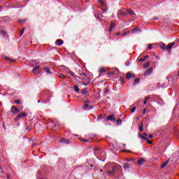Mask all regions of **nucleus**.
Masks as SVG:
<instances>
[{"mask_svg": "<svg viewBox=\"0 0 179 179\" xmlns=\"http://www.w3.org/2000/svg\"><path fill=\"white\" fill-rule=\"evenodd\" d=\"M87 93H88L87 88H85L84 90H83L81 94H87Z\"/></svg>", "mask_w": 179, "mask_h": 179, "instance_id": "nucleus-26", "label": "nucleus"}, {"mask_svg": "<svg viewBox=\"0 0 179 179\" xmlns=\"http://www.w3.org/2000/svg\"><path fill=\"white\" fill-rule=\"evenodd\" d=\"M132 33H136V32H141L142 31V30L141 29H138V28H134L131 30Z\"/></svg>", "mask_w": 179, "mask_h": 179, "instance_id": "nucleus-20", "label": "nucleus"}, {"mask_svg": "<svg viewBox=\"0 0 179 179\" xmlns=\"http://www.w3.org/2000/svg\"><path fill=\"white\" fill-rule=\"evenodd\" d=\"M115 26V24L114 23V22L112 21L110 22V28L109 29V31H113V29H114Z\"/></svg>", "mask_w": 179, "mask_h": 179, "instance_id": "nucleus-19", "label": "nucleus"}, {"mask_svg": "<svg viewBox=\"0 0 179 179\" xmlns=\"http://www.w3.org/2000/svg\"><path fill=\"white\" fill-rule=\"evenodd\" d=\"M152 72H153V68H150L147 69L144 73V76H149V75H150Z\"/></svg>", "mask_w": 179, "mask_h": 179, "instance_id": "nucleus-9", "label": "nucleus"}, {"mask_svg": "<svg viewBox=\"0 0 179 179\" xmlns=\"http://www.w3.org/2000/svg\"><path fill=\"white\" fill-rule=\"evenodd\" d=\"M4 59H6V61H9V57H4Z\"/></svg>", "mask_w": 179, "mask_h": 179, "instance_id": "nucleus-49", "label": "nucleus"}, {"mask_svg": "<svg viewBox=\"0 0 179 179\" xmlns=\"http://www.w3.org/2000/svg\"><path fill=\"white\" fill-rule=\"evenodd\" d=\"M80 76H85V78H86V73H80Z\"/></svg>", "mask_w": 179, "mask_h": 179, "instance_id": "nucleus-41", "label": "nucleus"}, {"mask_svg": "<svg viewBox=\"0 0 179 179\" xmlns=\"http://www.w3.org/2000/svg\"><path fill=\"white\" fill-rule=\"evenodd\" d=\"M147 103H148V101H144V104H147Z\"/></svg>", "mask_w": 179, "mask_h": 179, "instance_id": "nucleus-58", "label": "nucleus"}, {"mask_svg": "<svg viewBox=\"0 0 179 179\" xmlns=\"http://www.w3.org/2000/svg\"><path fill=\"white\" fill-rule=\"evenodd\" d=\"M105 121H112L113 122H115V117H114V115H110L105 119Z\"/></svg>", "mask_w": 179, "mask_h": 179, "instance_id": "nucleus-7", "label": "nucleus"}, {"mask_svg": "<svg viewBox=\"0 0 179 179\" xmlns=\"http://www.w3.org/2000/svg\"><path fill=\"white\" fill-rule=\"evenodd\" d=\"M138 136L139 138H141V139H143L144 141H148V138L146 136H143L141 133L138 134Z\"/></svg>", "mask_w": 179, "mask_h": 179, "instance_id": "nucleus-21", "label": "nucleus"}, {"mask_svg": "<svg viewBox=\"0 0 179 179\" xmlns=\"http://www.w3.org/2000/svg\"><path fill=\"white\" fill-rule=\"evenodd\" d=\"M43 71H45L47 75H51V71H50V69L48 67H45L43 69Z\"/></svg>", "mask_w": 179, "mask_h": 179, "instance_id": "nucleus-16", "label": "nucleus"}, {"mask_svg": "<svg viewBox=\"0 0 179 179\" xmlns=\"http://www.w3.org/2000/svg\"><path fill=\"white\" fill-rule=\"evenodd\" d=\"M146 113V108H144L143 114H145Z\"/></svg>", "mask_w": 179, "mask_h": 179, "instance_id": "nucleus-54", "label": "nucleus"}, {"mask_svg": "<svg viewBox=\"0 0 179 179\" xmlns=\"http://www.w3.org/2000/svg\"><path fill=\"white\" fill-rule=\"evenodd\" d=\"M139 131L142 132L143 131V123H141V124L138 127Z\"/></svg>", "mask_w": 179, "mask_h": 179, "instance_id": "nucleus-27", "label": "nucleus"}, {"mask_svg": "<svg viewBox=\"0 0 179 179\" xmlns=\"http://www.w3.org/2000/svg\"><path fill=\"white\" fill-rule=\"evenodd\" d=\"M63 68H64V69H65V70L68 69L66 67H65V66H63Z\"/></svg>", "mask_w": 179, "mask_h": 179, "instance_id": "nucleus-59", "label": "nucleus"}, {"mask_svg": "<svg viewBox=\"0 0 179 179\" xmlns=\"http://www.w3.org/2000/svg\"><path fill=\"white\" fill-rule=\"evenodd\" d=\"M147 143H149V145H152V143H153V142L150 140H148Z\"/></svg>", "mask_w": 179, "mask_h": 179, "instance_id": "nucleus-42", "label": "nucleus"}, {"mask_svg": "<svg viewBox=\"0 0 179 179\" xmlns=\"http://www.w3.org/2000/svg\"><path fill=\"white\" fill-rule=\"evenodd\" d=\"M149 138H150V139H152V138H153V135H152V134H150V135H149Z\"/></svg>", "mask_w": 179, "mask_h": 179, "instance_id": "nucleus-51", "label": "nucleus"}, {"mask_svg": "<svg viewBox=\"0 0 179 179\" xmlns=\"http://www.w3.org/2000/svg\"><path fill=\"white\" fill-rule=\"evenodd\" d=\"M145 61H146V60L145 59V57H144V58H141V59L138 60V62H145Z\"/></svg>", "mask_w": 179, "mask_h": 179, "instance_id": "nucleus-37", "label": "nucleus"}, {"mask_svg": "<svg viewBox=\"0 0 179 179\" xmlns=\"http://www.w3.org/2000/svg\"><path fill=\"white\" fill-rule=\"evenodd\" d=\"M120 33H117V34H116V36H120Z\"/></svg>", "mask_w": 179, "mask_h": 179, "instance_id": "nucleus-62", "label": "nucleus"}, {"mask_svg": "<svg viewBox=\"0 0 179 179\" xmlns=\"http://www.w3.org/2000/svg\"><path fill=\"white\" fill-rule=\"evenodd\" d=\"M160 48H161V50H166V45L164 43H162L160 45Z\"/></svg>", "mask_w": 179, "mask_h": 179, "instance_id": "nucleus-31", "label": "nucleus"}, {"mask_svg": "<svg viewBox=\"0 0 179 179\" xmlns=\"http://www.w3.org/2000/svg\"><path fill=\"white\" fill-rule=\"evenodd\" d=\"M148 58H149L148 55H146V56L144 57V59H145V60L148 59Z\"/></svg>", "mask_w": 179, "mask_h": 179, "instance_id": "nucleus-50", "label": "nucleus"}, {"mask_svg": "<svg viewBox=\"0 0 179 179\" xmlns=\"http://www.w3.org/2000/svg\"><path fill=\"white\" fill-rule=\"evenodd\" d=\"M169 162H170V159H169L168 160L165 161L164 163H163L161 165V169H164V167H166V166H167Z\"/></svg>", "mask_w": 179, "mask_h": 179, "instance_id": "nucleus-15", "label": "nucleus"}, {"mask_svg": "<svg viewBox=\"0 0 179 179\" xmlns=\"http://www.w3.org/2000/svg\"><path fill=\"white\" fill-rule=\"evenodd\" d=\"M27 131H29L30 129V128L29 127H27Z\"/></svg>", "mask_w": 179, "mask_h": 179, "instance_id": "nucleus-61", "label": "nucleus"}, {"mask_svg": "<svg viewBox=\"0 0 179 179\" xmlns=\"http://www.w3.org/2000/svg\"><path fill=\"white\" fill-rule=\"evenodd\" d=\"M101 118H103V115L100 114V115L98 116V120H101Z\"/></svg>", "mask_w": 179, "mask_h": 179, "instance_id": "nucleus-44", "label": "nucleus"}, {"mask_svg": "<svg viewBox=\"0 0 179 179\" xmlns=\"http://www.w3.org/2000/svg\"><path fill=\"white\" fill-rule=\"evenodd\" d=\"M130 167H131V165L129 164V163H125L124 164H123V168L125 170L129 169Z\"/></svg>", "mask_w": 179, "mask_h": 179, "instance_id": "nucleus-17", "label": "nucleus"}, {"mask_svg": "<svg viewBox=\"0 0 179 179\" xmlns=\"http://www.w3.org/2000/svg\"><path fill=\"white\" fill-rule=\"evenodd\" d=\"M126 13H129V15H134V10H131V9H128L126 12Z\"/></svg>", "mask_w": 179, "mask_h": 179, "instance_id": "nucleus-28", "label": "nucleus"}, {"mask_svg": "<svg viewBox=\"0 0 179 179\" xmlns=\"http://www.w3.org/2000/svg\"><path fill=\"white\" fill-rule=\"evenodd\" d=\"M23 117H27V114L26 113H19L17 117L15 118V121H19L20 118H23Z\"/></svg>", "mask_w": 179, "mask_h": 179, "instance_id": "nucleus-4", "label": "nucleus"}, {"mask_svg": "<svg viewBox=\"0 0 179 179\" xmlns=\"http://www.w3.org/2000/svg\"><path fill=\"white\" fill-rule=\"evenodd\" d=\"M83 103H85V104H88L89 103H90V101L86 100V101H84Z\"/></svg>", "mask_w": 179, "mask_h": 179, "instance_id": "nucleus-43", "label": "nucleus"}, {"mask_svg": "<svg viewBox=\"0 0 179 179\" xmlns=\"http://www.w3.org/2000/svg\"><path fill=\"white\" fill-rule=\"evenodd\" d=\"M139 82H141V79L139 78H136L134 80V83H133V85L135 86V85H137V83H139Z\"/></svg>", "mask_w": 179, "mask_h": 179, "instance_id": "nucleus-25", "label": "nucleus"}, {"mask_svg": "<svg viewBox=\"0 0 179 179\" xmlns=\"http://www.w3.org/2000/svg\"><path fill=\"white\" fill-rule=\"evenodd\" d=\"M159 20V17H157L153 18V20Z\"/></svg>", "mask_w": 179, "mask_h": 179, "instance_id": "nucleus-53", "label": "nucleus"}, {"mask_svg": "<svg viewBox=\"0 0 179 179\" xmlns=\"http://www.w3.org/2000/svg\"><path fill=\"white\" fill-rule=\"evenodd\" d=\"M27 20H20L18 22H20V23H23V22H26Z\"/></svg>", "mask_w": 179, "mask_h": 179, "instance_id": "nucleus-47", "label": "nucleus"}, {"mask_svg": "<svg viewBox=\"0 0 179 179\" xmlns=\"http://www.w3.org/2000/svg\"><path fill=\"white\" fill-rule=\"evenodd\" d=\"M80 141H82V142H89V141L88 140H85V139H83V138H80Z\"/></svg>", "mask_w": 179, "mask_h": 179, "instance_id": "nucleus-40", "label": "nucleus"}, {"mask_svg": "<svg viewBox=\"0 0 179 179\" xmlns=\"http://www.w3.org/2000/svg\"><path fill=\"white\" fill-rule=\"evenodd\" d=\"M145 163V159L141 158L137 161V164H139V166H142Z\"/></svg>", "mask_w": 179, "mask_h": 179, "instance_id": "nucleus-14", "label": "nucleus"}, {"mask_svg": "<svg viewBox=\"0 0 179 179\" xmlns=\"http://www.w3.org/2000/svg\"><path fill=\"white\" fill-rule=\"evenodd\" d=\"M74 90L75 92H78L80 90V89H79V87H78V85H74Z\"/></svg>", "mask_w": 179, "mask_h": 179, "instance_id": "nucleus-29", "label": "nucleus"}, {"mask_svg": "<svg viewBox=\"0 0 179 179\" xmlns=\"http://www.w3.org/2000/svg\"><path fill=\"white\" fill-rule=\"evenodd\" d=\"M131 78H135V74H134L131 72L127 73L126 79H127V80H129V79H131Z\"/></svg>", "mask_w": 179, "mask_h": 179, "instance_id": "nucleus-8", "label": "nucleus"}, {"mask_svg": "<svg viewBox=\"0 0 179 179\" xmlns=\"http://www.w3.org/2000/svg\"><path fill=\"white\" fill-rule=\"evenodd\" d=\"M149 66H150V62H146L143 66V69H146V68H149Z\"/></svg>", "mask_w": 179, "mask_h": 179, "instance_id": "nucleus-22", "label": "nucleus"}, {"mask_svg": "<svg viewBox=\"0 0 179 179\" xmlns=\"http://www.w3.org/2000/svg\"><path fill=\"white\" fill-rule=\"evenodd\" d=\"M24 33V29H23L20 32V36H23V34Z\"/></svg>", "mask_w": 179, "mask_h": 179, "instance_id": "nucleus-46", "label": "nucleus"}, {"mask_svg": "<svg viewBox=\"0 0 179 179\" xmlns=\"http://www.w3.org/2000/svg\"><path fill=\"white\" fill-rule=\"evenodd\" d=\"M117 15H120V16H126L127 15V13L122 12V10H120L117 13Z\"/></svg>", "mask_w": 179, "mask_h": 179, "instance_id": "nucleus-23", "label": "nucleus"}, {"mask_svg": "<svg viewBox=\"0 0 179 179\" xmlns=\"http://www.w3.org/2000/svg\"><path fill=\"white\" fill-rule=\"evenodd\" d=\"M149 99H150V97H146V98L145 99V101H148V100H149Z\"/></svg>", "mask_w": 179, "mask_h": 179, "instance_id": "nucleus-55", "label": "nucleus"}, {"mask_svg": "<svg viewBox=\"0 0 179 179\" xmlns=\"http://www.w3.org/2000/svg\"><path fill=\"white\" fill-rule=\"evenodd\" d=\"M127 162H131V159H127Z\"/></svg>", "mask_w": 179, "mask_h": 179, "instance_id": "nucleus-63", "label": "nucleus"}, {"mask_svg": "<svg viewBox=\"0 0 179 179\" xmlns=\"http://www.w3.org/2000/svg\"><path fill=\"white\" fill-rule=\"evenodd\" d=\"M11 111L13 114H17V113H20V110H19V108L15 107V106H12Z\"/></svg>", "mask_w": 179, "mask_h": 179, "instance_id": "nucleus-10", "label": "nucleus"}, {"mask_svg": "<svg viewBox=\"0 0 179 179\" xmlns=\"http://www.w3.org/2000/svg\"><path fill=\"white\" fill-rule=\"evenodd\" d=\"M0 34H1V36H6V31L1 30L0 31Z\"/></svg>", "mask_w": 179, "mask_h": 179, "instance_id": "nucleus-33", "label": "nucleus"}, {"mask_svg": "<svg viewBox=\"0 0 179 179\" xmlns=\"http://www.w3.org/2000/svg\"><path fill=\"white\" fill-rule=\"evenodd\" d=\"M116 124H117V125H121V124H122V120H121V119H118L116 121Z\"/></svg>", "mask_w": 179, "mask_h": 179, "instance_id": "nucleus-30", "label": "nucleus"}, {"mask_svg": "<svg viewBox=\"0 0 179 179\" xmlns=\"http://www.w3.org/2000/svg\"><path fill=\"white\" fill-rule=\"evenodd\" d=\"M106 72V70L104 68L99 69V73H104Z\"/></svg>", "mask_w": 179, "mask_h": 179, "instance_id": "nucleus-32", "label": "nucleus"}, {"mask_svg": "<svg viewBox=\"0 0 179 179\" xmlns=\"http://www.w3.org/2000/svg\"><path fill=\"white\" fill-rule=\"evenodd\" d=\"M94 153L96 157H101L102 159H106V152L101 151L100 147H96L94 148Z\"/></svg>", "mask_w": 179, "mask_h": 179, "instance_id": "nucleus-2", "label": "nucleus"}, {"mask_svg": "<svg viewBox=\"0 0 179 179\" xmlns=\"http://www.w3.org/2000/svg\"><path fill=\"white\" fill-rule=\"evenodd\" d=\"M177 47H178V45H176V46H174L173 48H176Z\"/></svg>", "mask_w": 179, "mask_h": 179, "instance_id": "nucleus-60", "label": "nucleus"}, {"mask_svg": "<svg viewBox=\"0 0 179 179\" xmlns=\"http://www.w3.org/2000/svg\"><path fill=\"white\" fill-rule=\"evenodd\" d=\"M143 135H144V136H148V134L146 133H143Z\"/></svg>", "mask_w": 179, "mask_h": 179, "instance_id": "nucleus-56", "label": "nucleus"}, {"mask_svg": "<svg viewBox=\"0 0 179 179\" xmlns=\"http://www.w3.org/2000/svg\"><path fill=\"white\" fill-rule=\"evenodd\" d=\"M87 83H83V85L84 86H88V85L90 84V78H87Z\"/></svg>", "mask_w": 179, "mask_h": 179, "instance_id": "nucleus-24", "label": "nucleus"}, {"mask_svg": "<svg viewBox=\"0 0 179 179\" xmlns=\"http://www.w3.org/2000/svg\"><path fill=\"white\" fill-rule=\"evenodd\" d=\"M0 171H1V173H3V171H2V167L0 166Z\"/></svg>", "mask_w": 179, "mask_h": 179, "instance_id": "nucleus-57", "label": "nucleus"}, {"mask_svg": "<svg viewBox=\"0 0 179 179\" xmlns=\"http://www.w3.org/2000/svg\"><path fill=\"white\" fill-rule=\"evenodd\" d=\"M178 43H179V39H176L173 42L170 43L169 44H171L173 47V45L178 44Z\"/></svg>", "mask_w": 179, "mask_h": 179, "instance_id": "nucleus-18", "label": "nucleus"}, {"mask_svg": "<svg viewBox=\"0 0 179 179\" xmlns=\"http://www.w3.org/2000/svg\"><path fill=\"white\" fill-rule=\"evenodd\" d=\"M152 48H153V46L152 44H149L148 45V50H152Z\"/></svg>", "mask_w": 179, "mask_h": 179, "instance_id": "nucleus-39", "label": "nucleus"}, {"mask_svg": "<svg viewBox=\"0 0 179 179\" xmlns=\"http://www.w3.org/2000/svg\"><path fill=\"white\" fill-rule=\"evenodd\" d=\"M59 78H61L62 79H65V78H66V77L65 75H64V74H60V75L59 76Z\"/></svg>", "mask_w": 179, "mask_h": 179, "instance_id": "nucleus-34", "label": "nucleus"}, {"mask_svg": "<svg viewBox=\"0 0 179 179\" xmlns=\"http://www.w3.org/2000/svg\"><path fill=\"white\" fill-rule=\"evenodd\" d=\"M136 110V106H134V107L131 108V113H135Z\"/></svg>", "mask_w": 179, "mask_h": 179, "instance_id": "nucleus-35", "label": "nucleus"}, {"mask_svg": "<svg viewBox=\"0 0 179 179\" xmlns=\"http://www.w3.org/2000/svg\"><path fill=\"white\" fill-rule=\"evenodd\" d=\"M55 44H56V45L61 46V45H62V44H64V41H62V39H57L55 41Z\"/></svg>", "mask_w": 179, "mask_h": 179, "instance_id": "nucleus-12", "label": "nucleus"}, {"mask_svg": "<svg viewBox=\"0 0 179 179\" xmlns=\"http://www.w3.org/2000/svg\"><path fill=\"white\" fill-rule=\"evenodd\" d=\"M40 71H41V67L40 66H36L33 69L32 72L34 75H38Z\"/></svg>", "mask_w": 179, "mask_h": 179, "instance_id": "nucleus-5", "label": "nucleus"}, {"mask_svg": "<svg viewBox=\"0 0 179 179\" xmlns=\"http://www.w3.org/2000/svg\"><path fill=\"white\" fill-rule=\"evenodd\" d=\"M108 92H110V90H109L108 89H107V88H105L104 93H105L106 94H108Z\"/></svg>", "mask_w": 179, "mask_h": 179, "instance_id": "nucleus-38", "label": "nucleus"}, {"mask_svg": "<svg viewBox=\"0 0 179 179\" xmlns=\"http://www.w3.org/2000/svg\"><path fill=\"white\" fill-rule=\"evenodd\" d=\"M14 102H15L16 104H20V100H19V99L15 100Z\"/></svg>", "mask_w": 179, "mask_h": 179, "instance_id": "nucleus-36", "label": "nucleus"}, {"mask_svg": "<svg viewBox=\"0 0 179 179\" xmlns=\"http://www.w3.org/2000/svg\"><path fill=\"white\" fill-rule=\"evenodd\" d=\"M120 80H121L122 83H124V78H121Z\"/></svg>", "mask_w": 179, "mask_h": 179, "instance_id": "nucleus-52", "label": "nucleus"}, {"mask_svg": "<svg viewBox=\"0 0 179 179\" xmlns=\"http://www.w3.org/2000/svg\"><path fill=\"white\" fill-rule=\"evenodd\" d=\"M99 3L101 5V9L103 12H107L108 8H107V5L104 3V0H99Z\"/></svg>", "mask_w": 179, "mask_h": 179, "instance_id": "nucleus-3", "label": "nucleus"}, {"mask_svg": "<svg viewBox=\"0 0 179 179\" xmlns=\"http://www.w3.org/2000/svg\"><path fill=\"white\" fill-rule=\"evenodd\" d=\"M166 50H167L169 54H171V50H173V46L171 45V43H169L167 45Z\"/></svg>", "mask_w": 179, "mask_h": 179, "instance_id": "nucleus-11", "label": "nucleus"}, {"mask_svg": "<svg viewBox=\"0 0 179 179\" xmlns=\"http://www.w3.org/2000/svg\"><path fill=\"white\" fill-rule=\"evenodd\" d=\"M83 110H93V108H94V106H89V104L85 103V104L83 106Z\"/></svg>", "mask_w": 179, "mask_h": 179, "instance_id": "nucleus-6", "label": "nucleus"}, {"mask_svg": "<svg viewBox=\"0 0 179 179\" xmlns=\"http://www.w3.org/2000/svg\"><path fill=\"white\" fill-rule=\"evenodd\" d=\"M70 75H71V76H75V73H73V71H69Z\"/></svg>", "mask_w": 179, "mask_h": 179, "instance_id": "nucleus-45", "label": "nucleus"}, {"mask_svg": "<svg viewBox=\"0 0 179 179\" xmlns=\"http://www.w3.org/2000/svg\"><path fill=\"white\" fill-rule=\"evenodd\" d=\"M98 17H99V19H101V17H103V15L99 14V15H98Z\"/></svg>", "mask_w": 179, "mask_h": 179, "instance_id": "nucleus-48", "label": "nucleus"}, {"mask_svg": "<svg viewBox=\"0 0 179 179\" xmlns=\"http://www.w3.org/2000/svg\"><path fill=\"white\" fill-rule=\"evenodd\" d=\"M112 170H108L106 171V174L109 176L110 177H113V176H115V173H117L120 169H121V165L115 164L111 166Z\"/></svg>", "mask_w": 179, "mask_h": 179, "instance_id": "nucleus-1", "label": "nucleus"}, {"mask_svg": "<svg viewBox=\"0 0 179 179\" xmlns=\"http://www.w3.org/2000/svg\"><path fill=\"white\" fill-rule=\"evenodd\" d=\"M124 152H130L129 150H124Z\"/></svg>", "mask_w": 179, "mask_h": 179, "instance_id": "nucleus-64", "label": "nucleus"}, {"mask_svg": "<svg viewBox=\"0 0 179 179\" xmlns=\"http://www.w3.org/2000/svg\"><path fill=\"white\" fill-rule=\"evenodd\" d=\"M60 142H62V143H64L65 145H69V143H71V141L66 140L65 138H62Z\"/></svg>", "mask_w": 179, "mask_h": 179, "instance_id": "nucleus-13", "label": "nucleus"}]
</instances>
